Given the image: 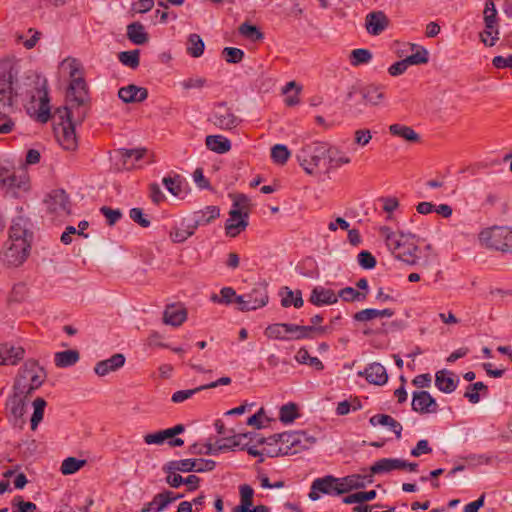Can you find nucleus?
Listing matches in <instances>:
<instances>
[{
    "label": "nucleus",
    "instance_id": "f704fd0d",
    "mask_svg": "<svg viewBox=\"0 0 512 512\" xmlns=\"http://www.w3.org/2000/svg\"><path fill=\"white\" fill-rule=\"evenodd\" d=\"M171 504V499L165 496V491L156 494L152 501L147 503L140 512H162Z\"/></svg>",
    "mask_w": 512,
    "mask_h": 512
},
{
    "label": "nucleus",
    "instance_id": "338daca9",
    "mask_svg": "<svg viewBox=\"0 0 512 512\" xmlns=\"http://www.w3.org/2000/svg\"><path fill=\"white\" fill-rule=\"evenodd\" d=\"M200 391H202L201 386L196 387L194 389L179 390V391H176L175 393H173L171 400L174 403H181V402H184L185 400L189 399L190 397H192L193 395H195L196 393H198Z\"/></svg>",
    "mask_w": 512,
    "mask_h": 512
},
{
    "label": "nucleus",
    "instance_id": "ea45409f",
    "mask_svg": "<svg viewBox=\"0 0 512 512\" xmlns=\"http://www.w3.org/2000/svg\"><path fill=\"white\" fill-rule=\"evenodd\" d=\"M289 323H274L270 324L264 330V335L270 339L289 340L287 334V327Z\"/></svg>",
    "mask_w": 512,
    "mask_h": 512
},
{
    "label": "nucleus",
    "instance_id": "8fccbe9b",
    "mask_svg": "<svg viewBox=\"0 0 512 512\" xmlns=\"http://www.w3.org/2000/svg\"><path fill=\"white\" fill-rule=\"evenodd\" d=\"M338 298H341L345 302L363 301L367 297V292H359L353 287H345L341 289L338 294Z\"/></svg>",
    "mask_w": 512,
    "mask_h": 512
},
{
    "label": "nucleus",
    "instance_id": "b1692460",
    "mask_svg": "<svg viewBox=\"0 0 512 512\" xmlns=\"http://www.w3.org/2000/svg\"><path fill=\"white\" fill-rule=\"evenodd\" d=\"M25 350L21 346L3 343L0 346V364L15 365L24 357Z\"/></svg>",
    "mask_w": 512,
    "mask_h": 512
},
{
    "label": "nucleus",
    "instance_id": "774afa93",
    "mask_svg": "<svg viewBox=\"0 0 512 512\" xmlns=\"http://www.w3.org/2000/svg\"><path fill=\"white\" fill-rule=\"evenodd\" d=\"M14 121L8 116L6 111H0V134H8L13 131Z\"/></svg>",
    "mask_w": 512,
    "mask_h": 512
},
{
    "label": "nucleus",
    "instance_id": "a18cd8bd",
    "mask_svg": "<svg viewBox=\"0 0 512 512\" xmlns=\"http://www.w3.org/2000/svg\"><path fill=\"white\" fill-rule=\"evenodd\" d=\"M299 417L298 406L293 402L283 405L279 411V419L282 423H292Z\"/></svg>",
    "mask_w": 512,
    "mask_h": 512
},
{
    "label": "nucleus",
    "instance_id": "7c9ffc66",
    "mask_svg": "<svg viewBox=\"0 0 512 512\" xmlns=\"http://www.w3.org/2000/svg\"><path fill=\"white\" fill-rule=\"evenodd\" d=\"M395 314L394 310L390 308H386L383 310H378L374 308H366L361 311L356 312L353 315V319L358 322H366L373 320L377 317H392Z\"/></svg>",
    "mask_w": 512,
    "mask_h": 512
},
{
    "label": "nucleus",
    "instance_id": "6e6552de",
    "mask_svg": "<svg viewBox=\"0 0 512 512\" xmlns=\"http://www.w3.org/2000/svg\"><path fill=\"white\" fill-rule=\"evenodd\" d=\"M356 95H360L366 105L378 106L385 99V86L375 83L352 86L346 95V101L353 102Z\"/></svg>",
    "mask_w": 512,
    "mask_h": 512
},
{
    "label": "nucleus",
    "instance_id": "20e7f679",
    "mask_svg": "<svg viewBox=\"0 0 512 512\" xmlns=\"http://www.w3.org/2000/svg\"><path fill=\"white\" fill-rule=\"evenodd\" d=\"M69 66L70 77L72 78L69 84V94L72 96L70 102H72V107L76 108L78 121L82 123L87 116L85 106L89 102L88 87L83 77H76V74L80 72L78 61L72 59Z\"/></svg>",
    "mask_w": 512,
    "mask_h": 512
},
{
    "label": "nucleus",
    "instance_id": "c03bdc74",
    "mask_svg": "<svg viewBox=\"0 0 512 512\" xmlns=\"http://www.w3.org/2000/svg\"><path fill=\"white\" fill-rule=\"evenodd\" d=\"M87 461L84 459H77L75 457H68L63 460L60 471L63 475H71L79 471L86 465Z\"/></svg>",
    "mask_w": 512,
    "mask_h": 512
},
{
    "label": "nucleus",
    "instance_id": "72a5a7b5",
    "mask_svg": "<svg viewBox=\"0 0 512 512\" xmlns=\"http://www.w3.org/2000/svg\"><path fill=\"white\" fill-rule=\"evenodd\" d=\"M389 131L393 136L403 138L408 142H418L420 136L411 127L402 124H392L389 127Z\"/></svg>",
    "mask_w": 512,
    "mask_h": 512
},
{
    "label": "nucleus",
    "instance_id": "13d9d810",
    "mask_svg": "<svg viewBox=\"0 0 512 512\" xmlns=\"http://www.w3.org/2000/svg\"><path fill=\"white\" fill-rule=\"evenodd\" d=\"M410 65L426 64L429 61V52L424 47H418L417 51L406 57Z\"/></svg>",
    "mask_w": 512,
    "mask_h": 512
},
{
    "label": "nucleus",
    "instance_id": "cd10ccee",
    "mask_svg": "<svg viewBox=\"0 0 512 512\" xmlns=\"http://www.w3.org/2000/svg\"><path fill=\"white\" fill-rule=\"evenodd\" d=\"M80 359L78 350L70 349L55 353L54 362L58 368H68L74 366Z\"/></svg>",
    "mask_w": 512,
    "mask_h": 512
},
{
    "label": "nucleus",
    "instance_id": "f3484780",
    "mask_svg": "<svg viewBox=\"0 0 512 512\" xmlns=\"http://www.w3.org/2000/svg\"><path fill=\"white\" fill-rule=\"evenodd\" d=\"M187 319V309L182 303H172L165 307L163 322L167 325L178 327Z\"/></svg>",
    "mask_w": 512,
    "mask_h": 512
},
{
    "label": "nucleus",
    "instance_id": "f03ea898",
    "mask_svg": "<svg viewBox=\"0 0 512 512\" xmlns=\"http://www.w3.org/2000/svg\"><path fill=\"white\" fill-rule=\"evenodd\" d=\"M381 235L385 238V243L394 257L405 262L408 265H416L419 260L417 252L419 247L416 245V235L412 233L393 232L387 226L380 228Z\"/></svg>",
    "mask_w": 512,
    "mask_h": 512
},
{
    "label": "nucleus",
    "instance_id": "a211bd4d",
    "mask_svg": "<svg viewBox=\"0 0 512 512\" xmlns=\"http://www.w3.org/2000/svg\"><path fill=\"white\" fill-rule=\"evenodd\" d=\"M359 376H365L366 380L374 385H384L388 381V374L386 368L378 363L374 362L369 364L364 371L358 373Z\"/></svg>",
    "mask_w": 512,
    "mask_h": 512
},
{
    "label": "nucleus",
    "instance_id": "864d4df0",
    "mask_svg": "<svg viewBox=\"0 0 512 512\" xmlns=\"http://www.w3.org/2000/svg\"><path fill=\"white\" fill-rule=\"evenodd\" d=\"M244 56V51L236 47H225L222 50V57L229 64L240 63L243 60Z\"/></svg>",
    "mask_w": 512,
    "mask_h": 512
},
{
    "label": "nucleus",
    "instance_id": "c9c22d12",
    "mask_svg": "<svg viewBox=\"0 0 512 512\" xmlns=\"http://www.w3.org/2000/svg\"><path fill=\"white\" fill-rule=\"evenodd\" d=\"M204 49L205 44L200 35L192 33L188 36L186 50L190 56L198 58L203 55Z\"/></svg>",
    "mask_w": 512,
    "mask_h": 512
},
{
    "label": "nucleus",
    "instance_id": "412c9836",
    "mask_svg": "<svg viewBox=\"0 0 512 512\" xmlns=\"http://www.w3.org/2000/svg\"><path fill=\"white\" fill-rule=\"evenodd\" d=\"M76 121L66 123V125L61 126V134L59 135L57 132V128H54L55 133L57 135V139L59 144L65 150H75L78 146L77 137L75 132Z\"/></svg>",
    "mask_w": 512,
    "mask_h": 512
},
{
    "label": "nucleus",
    "instance_id": "4468645a",
    "mask_svg": "<svg viewBox=\"0 0 512 512\" xmlns=\"http://www.w3.org/2000/svg\"><path fill=\"white\" fill-rule=\"evenodd\" d=\"M411 406L412 410L419 414L436 413L438 411L435 398L425 390L413 392Z\"/></svg>",
    "mask_w": 512,
    "mask_h": 512
},
{
    "label": "nucleus",
    "instance_id": "4c0bfd02",
    "mask_svg": "<svg viewBox=\"0 0 512 512\" xmlns=\"http://www.w3.org/2000/svg\"><path fill=\"white\" fill-rule=\"evenodd\" d=\"M162 183L172 195L179 196L182 193L185 179L181 175L175 174L173 177H164Z\"/></svg>",
    "mask_w": 512,
    "mask_h": 512
},
{
    "label": "nucleus",
    "instance_id": "680f3d73",
    "mask_svg": "<svg viewBox=\"0 0 512 512\" xmlns=\"http://www.w3.org/2000/svg\"><path fill=\"white\" fill-rule=\"evenodd\" d=\"M170 439L167 430H159L155 433L146 434L144 442L148 445H162L166 440Z\"/></svg>",
    "mask_w": 512,
    "mask_h": 512
},
{
    "label": "nucleus",
    "instance_id": "423d86ee",
    "mask_svg": "<svg viewBox=\"0 0 512 512\" xmlns=\"http://www.w3.org/2000/svg\"><path fill=\"white\" fill-rule=\"evenodd\" d=\"M479 240L487 248L502 252H512V230L506 227L485 229L479 234Z\"/></svg>",
    "mask_w": 512,
    "mask_h": 512
},
{
    "label": "nucleus",
    "instance_id": "a19ab883",
    "mask_svg": "<svg viewBox=\"0 0 512 512\" xmlns=\"http://www.w3.org/2000/svg\"><path fill=\"white\" fill-rule=\"evenodd\" d=\"M372 53L370 50L365 48H357L350 52L349 61L354 67L368 64L372 60Z\"/></svg>",
    "mask_w": 512,
    "mask_h": 512
},
{
    "label": "nucleus",
    "instance_id": "2f4dec72",
    "mask_svg": "<svg viewBox=\"0 0 512 512\" xmlns=\"http://www.w3.org/2000/svg\"><path fill=\"white\" fill-rule=\"evenodd\" d=\"M127 37L136 45H143L149 39L144 26L140 22H133L127 26Z\"/></svg>",
    "mask_w": 512,
    "mask_h": 512
},
{
    "label": "nucleus",
    "instance_id": "1a4fd4ad",
    "mask_svg": "<svg viewBox=\"0 0 512 512\" xmlns=\"http://www.w3.org/2000/svg\"><path fill=\"white\" fill-rule=\"evenodd\" d=\"M17 71L12 67L0 73V111H6L14 105V100L17 97L15 84H17Z\"/></svg>",
    "mask_w": 512,
    "mask_h": 512
},
{
    "label": "nucleus",
    "instance_id": "5fc2aeb1",
    "mask_svg": "<svg viewBox=\"0 0 512 512\" xmlns=\"http://www.w3.org/2000/svg\"><path fill=\"white\" fill-rule=\"evenodd\" d=\"M290 157V151L283 144H276L271 149V158L277 164H285Z\"/></svg>",
    "mask_w": 512,
    "mask_h": 512
},
{
    "label": "nucleus",
    "instance_id": "c85d7f7f",
    "mask_svg": "<svg viewBox=\"0 0 512 512\" xmlns=\"http://www.w3.org/2000/svg\"><path fill=\"white\" fill-rule=\"evenodd\" d=\"M280 295L282 296V307L287 308L293 305L295 308H301L304 304L302 292L300 290L292 291L290 288L285 286L281 288Z\"/></svg>",
    "mask_w": 512,
    "mask_h": 512
},
{
    "label": "nucleus",
    "instance_id": "aec40b11",
    "mask_svg": "<svg viewBox=\"0 0 512 512\" xmlns=\"http://www.w3.org/2000/svg\"><path fill=\"white\" fill-rule=\"evenodd\" d=\"M309 302L317 307L332 305L338 302V296L332 289L316 286L311 291Z\"/></svg>",
    "mask_w": 512,
    "mask_h": 512
},
{
    "label": "nucleus",
    "instance_id": "37998d69",
    "mask_svg": "<svg viewBox=\"0 0 512 512\" xmlns=\"http://www.w3.org/2000/svg\"><path fill=\"white\" fill-rule=\"evenodd\" d=\"M484 24L487 29L498 27L497 10L493 0H486L484 9Z\"/></svg>",
    "mask_w": 512,
    "mask_h": 512
},
{
    "label": "nucleus",
    "instance_id": "de8ad7c7",
    "mask_svg": "<svg viewBox=\"0 0 512 512\" xmlns=\"http://www.w3.org/2000/svg\"><path fill=\"white\" fill-rule=\"evenodd\" d=\"M46 405V401L41 397H37L33 401L34 412L30 420L32 430H36L38 424L42 421Z\"/></svg>",
    "mask_w": 512,
    "mask_h": 512
},
{
    "label": "nucleus",
    "instance_id": "6ab92c4d",
    "mask_svg": "<svg viewBox=\"0 0 512 512\" xmlns=\"http://www.w3.org/2000/svg\"><path fill=\"white\" fill-rule=\"evenodd\" d=\"M125 361L126 358L122 353H116L108 359L97 362L94 372L100 377L106 376L110 372H115L122 368Z\"/></svg>",
    "mask_w": 512,
    "mask_h": 512
},
{
    "label": "nucleus",
    "instance_id": "0e129e2a",
    "mask_svg": "<svg viewBox=\"0 0 512 512\" xmlns=\"http://www.w3.org/2000/svg\"><path fill=\"white\" fill-rule=\"evenodd\" d=\"M129 216L135 223L143 228L150 226V220L148 219L147 215L144 214L143 209L141 208L130 209Z\"/></svg>",
    "mask_w": 512,
    "mask_h": 512
},
{
    "label": "nucleus",
    "instance_id": "6e6d98bb",
    "mask_svg": "<svg viewBox=\"0 0 512 512\" xmlns=\"http://www.w3.org/2000/svg\"><path fill=\"white\" fill-rule=\"evenodd\" d=\"M393 463V458H382L370 467V472L372 475L391 472L394 470Z\"/></svg>",
    "mask_w": 512,
    "mask_h": 512
},
{
    "label": "nucleus",
    "instance_id": "5701e85b",
    "mask_svg": "<svg viewBox=\"0 0 512 512\" xmlns=\"http://www.w3.org/2000/svg\"><path fill=\"white\" fill-rule=\"evenodd\" d=\"M459 384V379L453 372L446 369L437 371L435 374V386L446 394L454 392Z\"/></svg>",
    "mask_w": 512,
    "mask_h": 512
},
{
    "label": "nucleus",
    "instance_id": "9d476101",
    "mask_svg": "<svg viewBox=\"0 0 512 512\" xmlns=\"http://www.w3.org/2000/svg\"><path fill=\"white\" fill-rule=\"evenodd\" d=\"M269 300L267 286L257 284L249 293L236 297L240 311H251L267 305Z\"/></svg>",
    "mask_w": 512,
    "mask_h": 512
},
{
    "label": "nucleus",
    "instance_id": "f8f14e48",
    "mask_svg": "<svg viewBox=\"0 0 512 512\" xmlns=\"http://www.w3.org/2000/svg\"><path fill=\"white\" fill-rule=\"evenodd\" d=\"M212 122L220 129L230 130L237 127L241 120L231 111L226 102H220L215 106Z\"/></svg>",
    "mask_w": 512,
    "mask_h": 512
},
{
    "label": "nucleus",
    "instance_id": "e2e57ef3",
    "mask_svg": "<svg viewBox=\"0 0 512 512\" xmlns=\"http://www.w3.org/2000/svg\"><path fill=\"white\" fill-rule=\"evenodd\" d=\"M357 260L363 269H373L377 264L376 258L367 250L359 252Z\"/></svg>",
    "mask_w": 512,
    "mask_h": 512
},
{
    "label": "nucleus",
    "instance_id": "58836bf2",
    "mask_svg": "<svg viewBox=\"0 0 512 512\" xmlns=\"http://www.w3.org/2000/svg\"><path fill=\"white\" fill-rule=\"evenodd\" d=\"M295 360L300 364H306L318 371L324 369L323 363L317 358L310 356L308 350L304 347L300 348L295 355Z\"/></svg>",
    "mask_w": 512,
    "mask_h": 512
},
{
    "label": "nucleus",
    "instance_id": "ddd939ff",
    "mask_svg": "<svg viewBox=\"0 0 512 512\" xmlns=\"http://www.w3.org/2000/svg\"><path fill=\"white\" fill-rule=\"evenodd\" d=\"M36 90L39 98V107L34 111V117L36 121L44 124L52 117L47 80L44 79Z\"/></svg>",
    "mask_w": 512,
    "mask_h": 512
},
{
    "label": "nucleus",
    "instance_id": "dca6fc26",
    "mask_svg": "<svg viewBox=\"0 0 512 512\" xmlns=\"http://www.w3.org/2000/svg\"><path fill=\"white\" fill-rule=\"evenodd\" d=\"M389 18L381 11H372L365 17V27L369 34L379 35L389 26Z\"/></svg>",
    "mask_w": 512,
    "mask_h": 512
},
{
    "label": "nucleus",
    "instance_id": "a878e982",
    "mask_svg": "<svg viewBox=\"0 0 512 512\" xmlns=\"http://www.w3.org/2000/svg\"><path fill=\"white\" fill-rule=\"evenodd\" d=\"M219 216H220V209L218 206H214V205L206 206L204 209L195 211L192 214V217L195 220V223H197L199 227L211 223L213 220H215Z\"/></svg>",
    "mask_w": 512,
    "mask_h": 512
},
{
    "label": "nucleus",
    "instance_id": "79ce46f5",
    "mask_svg": "<svg viewBox=\"0 0 512 512\" xmlns=\"http://www.w3.org/2000/svg\"><path fill=\"white\" fill-rule=\"evenodd\" d=\"M196 462L198 459L172 460L167 462V469L179 472H196Z\"/></svg>",
    "mask_w": 512,
    "mask_h": 512
},
{
    "label": "nucleus",
    "instance_id": "393cba45",
    "mask_svg": "<svg viewBox=\"0 0 512 512\" xmlns=\"http://www.w3.org/2000/svg\"><path fill=\"white\" fill-rule=\"evenodd\" d=\"M365 477L361 475H348L343 478H338V493L340 495L350 492L354 489H361L365 487Z\"/></svg>",
    "mask_w": 512,
    "mask_h": 512
},
{
    "label": "nucleus",
    "instance_id": "4be33fe9",
    "mask_svg": "<svg viewBox=\"0 0 512 512\" xmlns=\"http://www.w3.org/2000/svg\"><path fill=\"white\" fill-rule=\"evenodd\" d=\"M118 96L124 103H140L147 99L148 90L144 87L130 84L121 87L118 91Z\"/></svg>",
    "mask_w": 512,
    "mask_h": 512
},
{
    "label": "nucleus",
    "instance_id": "0eeeda50",
    "mask_svg": "<svg viewBox=\"0 0 512 512\" xmlns=\"http://www.w3.org/2000/svg\"><path fill=\"white\" fill-rule=\"evenodd\" d=\"M316 441L317 439L315 436L310 435L308 432L303 430L283 432L282 435V445L286 455H293L303 450H307L311 448Z\"/></svg>",
    "mask_w": 512,
    "mask_h": 512
},
{
    "label": "nucleus",
    "instance_id": "2eb2a0df",
    "mask_svg": "<svg viewBox=\"0 0 512 512\" xmlns=\"http://www.w3.org/2000/svg\"><path fill=\"white\" fill-rule=\"evenodd\" d=\"M240 504L233 509V512H270L265 505H257L253 507L254 490L248 484L239 487Z\"/></svg>",
    "mask_w": 512,
    "mask_h": 512
},
{
    "label": "nucleus",
    "instance_id": "052dcab7",
    "mask_svg": "<svg viewBox=\"0 0 512 512\" xmlns=\"http://www.w3.org/2000/svg\"><path fill=\"white\" fill-rule=\"evenodd\" d=\"M162 471L166 474L165 481L170 487L179 488L183 484L184 478L180 474H177V471L167 469L166 463L163 465Z\"/></svg>",
    "mask_w": 512,
    "mask_h": 512
},
{
    "label": "nucleus",
    "instance_id": "7ed1b4c3",
    "mask_svg": "<svg viewBox=\"0 0 512 512\" xmlns=\"http://www.w3.org/2000/svg\"><path fill=\"white\" fill-rule=\"evenodd\" d=\"M230 197L233 200V205L229 212V218L225 223V231L229 237L234 238L241 231L245 230L249 224L251 200L242 193L233 194Z\"/></svg>",
    "mask_w": 512,
    "mask_h": 512
},
{
    "label": "nucleus",
    "instance_id": "f257e3e1",
    "mask_svg": "<svg viewBox=\"0 0 512 512\" xmlns=\"http://www.w3.org/2000/svg\"><path fill=\"white\" fill-rule=\"evenodd\" d=\"M33 242V232L27 227L23 217L13 219L8 230V239L3 245L2 262L8 267H19L29 257Z\"/></svg>",
    "mask_w": 512,
    "mask_h": 512
},
{
    "label": "nucleus",
    "instance_id": "09e8293b",
    "mask_svg": "<svg viewBox=\"0 0 512 512\" xmlns=\"http://www.w3.org/2000/svg\"><path fill=\"white\" fill-rule=\"evenodd\" d=\"M54 116H57L60 119V123H59L60 126L66 125V123H69V122H73L74 117H76L75 121L80 123L77 119L76 108H73L72 104L70 105V107L63 106V107L56 108L54 111Z\"/></svg>",
    "mask_w": 512,
    "mask_h": 512
},
{
    "label": "nucleus",
    "instance_id": "c756f323",
    "mask_svg": "<svg viewBox=\"0 0 512 512\" xmlns=\"http://www.w3.org/2000/svg\"><path fill=\"white\" fill-rule=\"evenodd\" d=\"M314 482L315 489H318L321 493L327 495H340V493H338V478L332 475H327L321 478H316Z\"/></svg>",
    "mask_w": 512,
    "mask_h": 512
},
{
    "label": "nucleus",
    "instance_id": "473e14b6",
    "mask_svg": "<svg viewBox=\"0 0 512 512\" xmlns=\"http://www.w3.org/2000/svg\"><path fill=\"white\" fill-rule=\"evenodd\" d=\"M314 326H305L289 323L287 327V334L289 340L312 339L314 333Z\"/></svg>",
    "mask_w": 512,
    "mask_h": 512
},
{
    "label": "nucleus",
    "instance_id": "49530a36",
    "mask_svg": "<svg viewBox=\"0 0 512 512\" xmlns=\"http://www.w3.org/2000/svg\"><path fill=\"white\" fill-rule=\"evenodd\" d=\"M139 56H140V50L135 49V50L120 52L118 54V59L123 65H125L131 69H136L140 63Z\"/></svg>",
    "mask_w": 512,
    "mask_h": 512
},
{
    "label": "nucleus",
    "instance_id": "3c124183",
    "mask_svg": "<svg viewBox=\"0 0 512 512\" xmlns=\"http://www.w3.org/2000/svg\"><path fill=\"white\" fill-rule=\"evenodd\" d=\"M239 33L252 41H259L264 38V34L255 25L244 22L239 26Z\"/></svg>",
    "mask_w": 512,
    "mask_h": 512
},
{
    "label": "nucleus",
    "instance_id": "603ef678",
    "mask_svg": "<svg viewBox=\"0 0 512 512\" xmlns=\"http://www.w3.org/2000/svg\"><path fill=\"white\" fill-rule=\"evenodd\" d=\"M238 296L239 295L236 294V291L232 287H223L220 290V295L213 294L211 296V301L228 305L236 302V297Z\"/></svg>",
    "mask_w": 512,
    "mask_h": 512
},
{
    "label": "nucleus",
    "instance_id": "bf43d9fd",
    "mask_svg": "<svg viewBox=\"0 0 512 512\" xmlns=\"http://www.w3.org/2000/svg\"><path fill=\"white\" fill-rule=\"evenodd\" d=\"M99 211L106 218V223L109 226L115 225L122 218V212L120 209H112L109 206H102Z\"/></svg>",
    "mask_w": 512,
    "mask_h": 512
},
{
    "label": "nucleus",
    "instance_id": "4d7b16f0",
    "mask_svg": "<svg viewBox=\"0 0 512 512\" xmlns=\"http://www.w3.org/2000/svg\"><path fill=\"white\" fill-rule=\"evenodd\" d=\"M8 406L10 408L11 414L15 418H21L25 413V406H26L25 400L20 398L17 395H14L10 399Z\"/></svg>",
    "mask_w": 512,
    "mask_h": 512
},
{
    "label": "nucleus",
    "instance_id": "9b49d317",
    "mask_svg": "<svg viewBox=\"0 0 512 512\" xmlns=\"http://www.w3.org/2000/svg\"><path fill=\"white\" fill-rule=\"evenodd\" d=\"M248 434H236L228 437H224L220 440H217L214 445H209L207 447V451H195L192 450L193 454H205V455H216L219 452L232 450L234 451L236 448L240 450H245V446H243L242 440L247 438Z\"/></svg>",
    "mask_w": 512,
    "mask_h": 512
},
{
    "label": "nucleus",
    "instance_id": "bb28decb",
    "mask_svg": "<svg viewBox=\"0 0 512 512\" xmlns=\"http://www.w3.org/2000/svg\"><path fill=\"white\" fill-rule=\"evenodd\" d=\"M205 144L209 150L218 154H224L231 149L230 140L222 135H208Z\"/></svg>",
    "mask_w": 512,
    "mask_h": 512
},
{
    "label": "nucleus",
    "instance_id": "69168bd1",
    "mask_svg": "<svg viewBox=\"0 0 512 512\" xmlns=\"http://www.w3.org/2000/svg\"><path fill=\"white\" fill-rule=\"evenodd\" d=\"M499 27L487 29L485 27V30L480 33L481 41L489 47H492L495 45L496 41L499 39Z\"/></svg>",
    "mask_w": 512,
    "mask_h": 512
},
{
    "label": "nucleus",
    "instance_id": "39448f33",
    "mask_svg": "<svg viewBox=\"0 0 512 512\" xmlns=\"http://www.w3.org/2000/svg\"><path fill=\"white\" fill-rule=\"evenodd\" d=\"M330 148L323 142H312L304 145L296 154L299 165L307 174H314L322 159L326 158Z\"/></svg>",
    "mask_w": 512,
    "mask_h": 512
},
{
    "label": "nucleus",
    "instance_id": "e433bc0d",
    "mask_svg": "<svg viewBox=\"0 0 512 512\" xmlns=\"http://www.w3.org/2000/svg\"><path fill=\"white\" fill-rule=\"evenodd\" d=\"M479 392H482L484 396H486L488 392V387L483 382L469 384L464 393V397L467 398L470 403L477 404L480 401Z\"/></svg>",
    "mask_w": 512,
    "mask_h": 512
}]
</instances>
